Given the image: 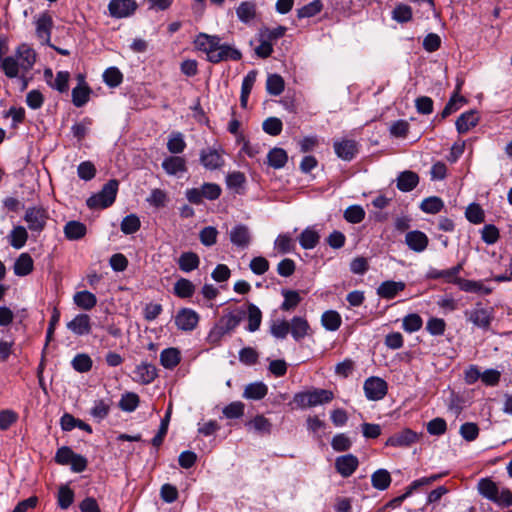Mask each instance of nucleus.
Segmentation results:
<instances>
[{
    "label": "nucleus",
    "instance_id": "nucleus-1",
    "mask_svg": "<svg viewBox=\"0 0 512 512\" xmlns=\"http://www.w3.org/2000/svg\"><path fill=\"white\" fill-rule=\"evenodd\" d=\"M119 183L117 180H109L102 189L89 197L86 201L90 209H105L110 207L116 199Z\"/></svg>",
    "mask_w": 512,
    "mask_h": 512
},
{
    "label": "nucleus",
    "instance_id": "nucleus-2",
    "mask_svg": "<svg viewBox=\"0 0 512 512\" xmlns=\"http://www.w3.org/2000/svg\"><path fill=\"white\" fill-rule=\"evenodd\" d=\"M464 316L475 327L488 331L494 320V309L492 307L485 308L481 302H477L472 309L464 312Z\"/></svg>",
    "mask_w": 512,
    "mask_h": 512
},
{
    "label": "nucleus",
    "instance_id": "nucleus-3",
    "mask_svg": "<svg viewBox=\"0 0 512 512\" xmlns=\"http://www.w3.org/2000/svg\"><path fill=\"white\" fill-rule=\"evenodd\" d=\"M334 394L326 389H313L311 391L297 393L294 402L301 408L314 407L329 403L333 400Z\"/></svg>",
    "mask_w": 512,
    "mask_h": 512
},
{
    "label": "nucleus",
    "instance_id": "nucleus-4",
    "mask_svg": "<svg viewBox=\"0 0 512 512\" xmlns=\"http://www.w3.org/2000/svg\"><path fill=\"white\" fill-rule=\"evenodd\" d=\"M49 218L47 210L42 206L28 207L25 211L24 220L32 233L40 234L46 227Z\"/></svg>",
    "mask_w": 512,
    "mask_h": 512
},
{
    "label": "nucleus",
    "instance_id": "nucleus-5",
    "mask_svg": "<svg viewBox=\"0 0 512 512\" xmlns=\"http://www.w3.org/2000/svg\"><path fill=\"white\" fill-rule=\"evenodd\" d=\"M363 389L367 399L378 401L386 396L388 385L382 378L372 376L365 380Z\"/></svg>",
    "mask_w": 512,
    "mask_h": 512
},
{
    "label": "nucleus",
    "instance_id": "nucleus-6",
    "mask_svg": "<svg viewBox=\"0 0 512 512\" xmlns=\"http://www.w3.org/2000/svg\"><path fill=\"white\" fill-rule=\"evenodd\" d=\"M199 315L191 308H181L175 315V325L181 331H193L199 322Z\"/></svg>",
    "mask_w": 512,
    "mask_h": 512
},
{
    "label": "nucleus",
    "instance_id": "nucleus-7",
    "mask_svg": "<svg viewBox=\"0 0 512 512\" xmlns=\"http://www.w3.org/2000/svg\"><path fill=\"white\" fill-rule=\"evenodd\" d=\"M224 151L219 148H206L200 152V163L208 170L220 169L224 165Z\"/></svg>",
    "mask_w": 512,
    "mask_h": 512
},
{
    "label": "nucleus",
    "instance_id": "nucleus-8",
    "mask_svg": "<svg viewBox=\"0 0 512 512\" xmlns=\"http://www.w3.org/2000/svg\"><path fill=\"white\" fill-rule=\"evenodd\" d=\"M197 49L206 53L207 58L213 63L212 55L217 54L221 46V39L218 36H210L200 33L195 39Z\"/></svg>",
    "mask_w": 512,
    "mask_h": 512
},
{
    "label": "nucleus",
    "instance_id": "nucleus-9",
    "mask_svg": "<svg viewBox=\"0 0 512 512\" xmlns=\"http://www.w3.org/2000/svg\"><path fill=\"white\" fill-rule=\"evenodd\" d=\"M136 8L134 0H111L108 4L109 13L114 18L128 17L134 13Z\"/></svg>",
    "mask_w": 512,
    "mask_h": 512
},
{
    "label": "nucleus",
    "instance_id": "nucleus-10",
    "mask_svg": "<svg viewBox=\"0 0 512 512\" xmlns=\"http://www.w3.org/2000/svg\"><path fill=\"white\" fill-rule=\"evenodd\" d=\"M463 269V265L459 263L458 265L445 269V270H438L435 268H432L427 273V278L429 279H443L446 283H452V284H458L459 281V274Z\"/></svg>",
    "mask_w": 512,
    "mask_h": 512
},
{
    "label": "nucleus",
    "instance_id": "nucleus-11",
    "mask_svg": "<svg viewBox=\"0 0 512 512\" xmlns=\"http://www.w3.org/2000/svg\"><path fill=\"white\" fill-rule=\"evenodd\" d=\"M333 147L336 155L344 161L352 160L358 153L357 142L350 139L335 141Z\"/></svg>",
    "mask_w": 512,
    "mask_h": 512
},
{
    "label": "nucleus",
    "instance_id": "nucleus-12",
    "mask_svg": "<svg viewBox=\"0 0 512 512\" xmlns=\"http://www.w3.org/2000/svg\"><path fill=\"white\" fill-rule=\"evenodd\" d=\"M358 465V458L353 454L339 456L335 461V468L337 472L345 478L351 476L357 469Z\"/></svg>",
    "mask_w": 512,
    "mask_h": 512
},
{
    "label": "nucleus",
    "instance_id": "nucleus-13",
    "mask_svg": "<svg viewBox=\"0 0 512 512\" xmlns=\"http://www.w3.org/2000/svg\"><path fill=\"white\" fill-rule=\"evenodd\" d=\"M52 17L48 13L41 14L36 21V35L43 44L50 45Z\"/></svg>",
    "mask_w": 512,
    "mask_h": 512
},
{
    "label": "nucleus",
    "instance_id": "nucleus-14",
    "mask_svg": "<svg viewBox=\"0 0 512 512\" xmlns=\"http://www.w3.org/2000/svg\"><path fill=\"white\" fill-rule=\"evenodd\" d=\"M230 241L239 248H246L251 242V232L248 226L237 224L229 233Z\"/></svg>",
    "mask_w": 512,
    "mask_h": 512
},
{
    "label": "nucleus",
    "instance_id": "nucleus-15",
    "mask_svg": "<svg viewBox=\"0 0 512 512\" xmlns=\"http://www.w3.org/2000/svg\"><path fill=\"white\" fill-rule=\"evenodd\" d=\"M244 312L240 311L238 313H229L224 315L219 320V324L215 327V332L213 334L225 335L233 331L241 322Z\"/></svg>",
    "mask_w": 512,
    "mask_h": 512
},
{
    "label": "nucleus",
    "instance_id": "nucleus-16",
    "mask_svg": "<svg viewBox=\"0 0 512 512\" xmlns=\"http://www.w3.org/2000/svg\"><path fill=\"white\" fill-rule=\"evenodd\" d=\"M406 288L403 281H384L377 288V295L383 299L391 300Z\"/></svg>",
    "mask_w": 512,
    "mask_h": 512
},
{
    "label": "nucleus",
    "instance_id": "nucleus-17",
    "mask_svg": "<svg viewBox=\"0 0 512 512\" xmlns=\"http://www.w3.org/2000/svg\"><path fill=\"white\" fill-rule=\"evenodd\" d=\"M405 243L415 252H423L429 243L427 235L419 230L410 231L405 236Z\"/></svg>",
    "mask_w": 512,
    "mask_h": 512
},
{
    "label": "nucleus",
    "instance_id": "nucleus-18",
    "mask_svg": "<svg viewBox=\"0 0 512 512\" xmlns=\"http://www.w3.org/2000/svg\"><path fill=\"white\" fill-rule=\"evenodd\" d=\"M78 79L79 84L72 90V102L74 106L82 107L89 101L92 90L84 81V77L82 75H79Z\"/></svg>",
    "mask_w": 512,
    "mask_h": 512
},
{
    "label": "nucleus",
    "instance_id": "nucleus-19",
    "mask_svg": "<svg viewBox=\"0 0 512 512\" xmlns=\"http://www.w3.org/2000/svg\"><path fill=\"white\" fill-rule=\"evenodd\" d=\"M416 441L417 434L410 429H405L389 437L386 441V445L391 447H407Z\"/></svg>",
    "mask_w": 512,
    "mask_h": 512
},
{
    "label": "nucleus",
    "instance_id": "nucleus-20",
    "mask_svg": "<svg viewBox=\"0 0 512 512\" xmlns=\"http://www.w3.org/2000/svg\"><path fill=\"white\" fill-rule=\"evenodd\" d=\"M16 55L19 58V65L24 72H28L36 62V53L26 44L17 48Z\"/></svg>",
    "mask_w": 512,
    "mask_h": 512
},
{
    "label": "nucleus",
    "instance_id": "nucleus-21",
    "mask_svg": "<svg viewBox=\"0 0 512 512\" xmlns=\"http://www.w3.org/2000/svg\"><path fill=\"white\" fill-rule=\"evenodd\" d=\"M310 325L308 321L299 316H295L290 321V333L295 341H300L309 335Z\"/></svg>",
    "mask_w": 512,
    "mask_h": 512
},
{
    "label": "nucleus",
    "instance_id": "nucleus-22",
    "mask_svg": "<svg viewBox=\"0 0 512 512\" xmlns=\"http://www.w3.org/2000/svg\"><path fill=\"white\" fill-rule=\"evenodd\" d=\"M67 328L74 334L82 336L91 331L90 317L87 314H79L67 324Z\"/></svg>",
    "mask_w": 512,
    "mask_h": 512
},
{
    "label": "nucleus",
    "instance_id": "nucleus-23",
    "mask_svg": "<svg viewBox=\"0 0 512 512\" xmlns=\"http://www.w3.org/2000/svg\"><path fill=\"white\" fill-rule=\"evenodd\" d=\"M162 168L168 175H177L187 170L186 160L180 156H169L162 162Z\"/></svg>",
    "mask_w": 512,
    "mask_h": 512
},
{
    "label": "nucleus",
    "instance_id": "nucleus-24",
    "mask_svg": "<svg viewBox=\"0 0 512 512\" xmlns=\"http://www.w3.org/2000/svg\"><path fill=\"white\" fill-rule=\"evenodd\" d=\"M135 380L141 384H149L157 377V370L154 365L141 363L134 370Z\"/></svg>",
    "mask_w": 512,
    "mask_h": 512
},
{
    "label": "nucleus",
    "instance_id": "nucleus-25",
    "mask_svg": "<svg viewBox=\"0 0 512 512\" xmlns=\"http://www.w3.org/2000/svg\"><path fill=\"white\" fill-rule=\"evenodd\" d=\"M419 183L418 175L413 171H404L397 177V188L402 192L412 191Z\"/></svg>",
    "mask_w": 512,
    "mask_h": 512
},
{
    "label": "nucleus",
    "instance_id": "nucleus-26",
    "mask_svg": "<svg viewBox=\"0 0 512 512\" xmlns=\"http://www.w3.org/2000/svg\"><path fill=\"white\" fill-rule=\"evenodd\" d=\"M268 393V387L263 382H253L245 386L243 397L249 400H261Z\"/></svg>",
    "mask_w": 512,
    "mask_h": 512
},
{
    "label": "nucleus",
    "instance_id": "nucleus-27",
    "mask_svg": "<svg viewBox=\"0 0 512 512\" xmlns=\"http://www.w3.org/2000/svg\"><path fill=\"white\" fill-rule=\"evenodd\" d=\"M479 493L488 500L498 501L499 488L497 484L489 478L480 479L478 482Z\"/></svg>",
    "mask_w": 512,
    "mask_h": 512
},
{
    "label": "nucleus",
    "instance_id": "nucleus-28",
    "mask_svg": "<svg viewBox=\"0 0 512 512\" xmlns=\"http://www.w3.org/2000/svg\"><path fill=\"white\" fill-rule=\"evenodd\" d=\"M458 287L464 292L488 295L492 289L483 285L481 281L459 278Z\"/></svg>",
    "mask_w": 512,
    "mask_h": 512
},
{
    "label": "nucleus",
    "instance_id": "nucleus-29",
    "mask_svg": "<svg viewBox=\"0 0 512 512\" xmlns=\"http://www.w3.org/2000/svg\"><path fill=\"white\" fill-rule=\"evenodd\" d=\"M479 117L475 111H469L461 114L456 120V128L460 134L466 133L477 125Z\"/></svg>",
    "mask_w": 512,
    "mask_h": 512
},
{
    "label": "nucleus",
    "instance_id": "nucleus-30",
    "mask_svg": "<svg viewBox=\"0 0 512 512\" xmlns=\"http://www.w3.org/2000/svg\"><path fill=\"white\" fill-rule=\"evenodd\" d=\"M181 360L180 351L177 348L170 347L160 353V363L166 369L175 368Z\"/></svg>",
    "mask_w": 512,
    "mask_h": 512
},
{
    "label": "nucleus",
    "instance_id": "nucleus-31",
    "mask_svg": "<svg viewBox=\"0 0 512 512\" xmlns=\"http://www.w3.org/2000/svg\"><path fill=\"white\" fill-rule=\"evenodd\" d=\"M28 240V232L24 226H14L8 236L10 245L15 249H21Z\"/></svg>",
    "mask_w": 512,
    "mask_h": 512
},
{
    "label": "nucleus",
    "instance_id": "nucleus-32",
    "mask_svg": "<svg viewBox=\"0 0 512 512\" xmlns=\"http://www.w3.org/2000/svg\"><path fill=\"white\" fill-rule=\"evenodd\" d=\"M200 264L199 256L194 252H183L178 259V266L183 272H191L198 268Z\"/></svg>",
    "mask_w": 512,
    "mask_h": 512
},
{
    "label": "nucleus",
    "instance_id": "nucleus-33",
    "mask_svg": "<svg viewBox=\"0 0 512 512\" xmlns=\"http://www.w3.org/2000/svg\"><path fill=\"white\" fill-rule=\"evenodd\" d=\"M86 226L79 221H69L64 226V234L68 240H79L86 235Z\"/></svg>",
    "mask_w": 512,
    "mask_h": 512
},
{
    "label": "nucleus",
    "instance_id": "nucleus-34",
    "mask_svg": "<svg viewBox=\"0 0 512 512\" xmlns=\"http://www.w3.org/2000/svg\"><path fill=\"white\" fill-rule=\"evenodd\" d=\"M241 57V52L228 44H221L217 54L212 55L213 63H218L229 59L240 60Z\"/></svg>",
    "mask_w": 512,
    "mask_h": 512
},
{
    "label": "nucleus",
    "instance_id": "nucleus-35",
    "mask_svg": "<svg viewBox=\"0 0 512 512\" xmlns=\"http://www.w3.org/2000/svg\"><path fill=\"white\" fill-rule=\"evenodd\" d=\"M288 160L286 151L282 148L275 147L269 151L267 155V163L274 169H281L285 166Z\"/></svg>",
    "mask_w": 512,
    "mask_h": 512
},
{
    "label": "nucleus",
    "instance_id": "nucleus-36",
    "mask_svg": "<svg viewBox=\"0 0 512 512\" xmlns=\"http://www.w3.org/2000/svg\"><path fill=\"white\" fill-rule=\"evenodd\" d=\"M247 319H248L247 330L249 332H255L260 328L261 321H262V312L253 303H249L247 306Z\"/></svg>",
    "mask_w": 512,
    "mask_h": 512
},
{
    "label": "nucleus",
    "instance_id": "nucleus-37",
    "mask_svg": "<svg viewBox=\"0 0 512 512\" xmlns=\"http://www.w3.org/2000/svg\"><path fill=\"white\" fill-rule=\"evenodd\" d=\"M391 481V475L386 469H378L371 475V484L377 490H386Z\"/></svg>",
    "mask_w": 512,
    "mask_h": 512
},
{
    "label": "nucleus",
    "instance_id": "nucleus-38",
    "mask_svg": "<svg viewBox=\"0 0 512 512\" xmlns=\"http://www.w3.org/2000/svg\"><path fill=\"white\" fill-rule=\"evenodd\" d=\"M33 270V259L28 253H22L14 264V273L18 276H26Z\"/></svg>",
    "mask_w": 512,
    "mask_h": 512
},
{
    "label": "nucleus",
    "instance_id": "nucleus-39",
    "mask_svg": "<svg viewBox=\"0 0 512 512\" xmlns=\"http://www.w3.org/2000/svg\"><path fill=\"white\" fill-rule=\"evenodd\" d=\"M73 300L78 307L84 310H91L97 303L96 296L86 290L77 292L74 295Z\"/></svg>",
    "mask_w": 512,
    "mask_h": 512
},
{
    "label": "nucleus",
    "instance_id": "nucleus-40",
    "mask_svg": "<svg viewBox=\"0 0 512 512\" xmlns=\"http://www.w3.org/2000/svg\"><path fill=\"white\" fill-rule=\"evenodd\" d=\"M239 20L243 23H249L256 16V5L253 2L244 1L236 9Z\"/></svg>",
    "mask_w": 512,
    "mask_h": 512
},
{
    "label": "nucleus",
    "instance_id": "nucleus-41",
    "mask_svg": "<svg viewBox=\"0 0 512 512\" xmlns=\"http://www.w3.org/2000/svg\"><path fill=\"white\" fill-rule=\"evenodd\" d=\"M319 234L311 227L302 231L299 236V243L303 249H313L319 242Z\"/></svg>",
    "mask_w": 512,
    "mask_h": 512
},
{
    "label": "nucleus",
    "instance_id": "nucleus-42",
    "mask_svg": "<svg viewBox=\"0 0 512 512\" xmlns=\"http://www.w3.org/2000/svg\"><path fill=\"white\" fill-rule=\"evenodd\" d=\"M0 68L8 78H15L18 76L19 69L21 68L18 60L12 56L0 58Z\"/></svg>",
    "mask_w": 512,
    "mask_h": 512
},
{
    "label": "nucleus",
    "instance_id": "nucleus-43",
    "mask_svg": "<svg viewBox=\"0 0 512 512\" xmlns=\"http://www.w3.org/2000/svg\"><path fill=\"white\" fill-rule=\"evenodd\" d=\"M322 325L329 331H336L341 325V316L337 311L328 310L322 314Z\"/></svg>",
    "mask_w": 512,
    "mask_h": 512
},
{
    "label": "nucleus",
    "instance_id": "nucleus-44",
    "mask_svg": "<svg viewBox=\"0 0 512 512\" xmlns=\"http://www.w3.org/2000/svg\"><path fill=\"white\" fill-rule=\"evenodd\" d=\"M186 148V142L182 133L180 132H172L169 135L167 142V149L172 154H179L184 151Z\"/></svg>",
    "mask_w": 512,
    "mask_h": 512
},
{
    "label": "nucleus",
    "instance_id": "nucleus-45",
    "mask_svg": "<svg viewBox=\"0 0 512 512\" xmlns=\"http://www.w3.org/2000/svg\"><path fill=\"white\" fill-rule=\"evenodd\" d=\"M246 426L259 434H269L272 428L269 419L265 418L263 415H257L249 421Z\"/></svg>",
    "mask_w": 512,
    "mask_h": 512
},
{
    "label": "nucleus",
    "instance_id": "nucleus-46",
    "mask_svg": "<svg viewBox=\"0 0 512 512\" xmlns=\"http://www.w3.org/2000/svg\"><path fill=\"white\" fill-rule=\"evenodd\" d=\"M284 80L278 74H271L266 81V90L270 95L278 96L284 91Z\"/></svg>",
    "mask_w": 512,
    "mask_h": 512
},
{
    "label": "nucleus",
    "instance_id": "nucleus-47",
    "mask_svg": "<svg viewBox=\"0 0 512 512\" xmlns=\"http://www.w3.org/2000/svg\"><path fill=\"white\" fill-rule=\"evenodd\" d=\"M194 291L195 286L188 279L181 278L174 284V293L180 298H189L194 294Z\"/></svg>",
    "mask_w": 512,
    "mask_h": 512
},
{
    "label": "nucleus",
    "instance_id": "nucleus-48",
    "mask_svg": "<svg viewBox=\"0 0 512 512\" xmlns=\"http://www.w3.org/2000/svg\"><path fill=\"white\" fill-rule=\"evenodd\" d=\"M282 295L284 297V301L281 304V309L283 311L293 310L302 300L300 294L294 290H283Z\"/></svg>",
    "mask_w": 512,
    "mask_h": 512
},
{
    "label": "nucleus",
    "instance_id": "nucleus-49",
    "mask_svg": "<svg viewBox=\"0 0 512 512\" xmlns=\"http://www.w3.org/2000/svg\"><path fill=\"white\" fill-rule=\"evenodd\" d=\"M443 207V201L436 196L425 198L420 204V209L428 214H436L440 212Z\"/></svg>",
    "mask_w": 512,
    "mask_h": 512
},
{
    "label": "nucleus",
    "instance_id": "nucleus-50",
    "mask_svg": "<svg viewBox=\"0 0 512 512\" xmlns=\"http://www.w3.org/2000/svg\"><path fill=\"white\" fill-rule=\"evenodd\" d=\"M423 320L417 313H410L403 318L402 327L408 333H413L421 329Z\"/></svg>",
    "mask_w": 512,
    "mask_h": 512
},
{
    "label": "nucleus",
    "instance_id": "nucleus-51",
    "mask_svg": "<svg viewBox=\"0 0 512 512\" xmlns=\"http://www.w3.org/2000/svg\"><path fill=\"white\" fill-rule=\"evenodd\" d=\"M70 73L68 71H59L53 82L49 86L60 93H66L69 90Z\"/></svg>",
    "mask_w": 512,
    "mask_h": 512
},
{
    "label": "nucleus",
    "instance_id": "nucleus-52",
    "mask_svg": "<svg viewBox=\"0 0 512 512\" xmlns=\"http://www.w3.org/2000/svg\"><path fill=\"white\" fill-rule=\"evenodd\" d=\"M170 417H171V406L168 407L164 418L161 420L159 430H158L157 434L152 439L153 446L159 447L163 443L164 438L168 431Z\"/></svg>",
    "mask_w": 512,
    "mask_h": 512
},
{
    "label": "nucleus",
    "instance_id": "nucleus-53",
    "mask_svg": "<svg viewBox=\"0 0 512 512\" xmlns=\"http://www.w3.org/2000/svg\"><path fill=\"white\" fill-rule=\"evenodd\" d=\"M74 501V492L67 485H62L59 488L57 495L58 506L65 510L68 509Z\"/></svg>",
    "mask_w": 512,
    "mask_h": 512
},
{
    "label": "nucleus",
    "instance_id": "nucleus-54",
    "mask_svg": "<svg viewBox=\"0 0 512 512\" xmlns=\"http://www.w3.org/2000/svg\"><path fill=\"white\" fill-rule=\"evenodd\" d=\"M323 4L321 0H313L297 10L298 18H310L321 12Z\"/></svg>",
    "mask_w": 512,
    "mask_h": 512
},
{
    "label": "nucleus",
    "instance_id": "nucleus-55",
    "mask_svg": "<svg viewBox=\"0 0 512 512\" xmlns=\"http://www.w3.org/2000/svg\"><path fill=\"white\" fill-rule=\"evenodd\" d=\"M71 365L73 369L80 373H85L91 370L92 368V359L89 355L81 353L77 354L72 362Z\"/></svg>",
    "mask_w": 512,
    "mask_h": 512
},
{
    "label": "nucleus",
    "instance_id": "nucleus-56",
    "mask_svg": "<svg viewBox=\"0 0 512 512\" xmlns=\"http://www.w3.org/2000/svg\"><path fill=\"white\" fill-rule=\"evenodd\" d=\"M275 249L280 253L286 254L295 249V241L289 234H280L275 240Z\"/></svg>",
    "mask_w": 512,
    "mask_h": 512
},
{
    "label": "nucleus",
    "instance_id": "nucleus-57",
    "mask_svg": "<svg viewBox=\"0 0 512 512\" xmlns=\"http://www.w3.org/2000/svg\"><path fill=\"white\" fill-rule=\"evenodd\" d=\"M141 222L137 215L130 214L123 218L121 222V231L124 234H133L140 229Z\"/></svg>",
    "mask_w": 512,
    "mask_h": 512
},
{
    "label": "nucleus",
    "instance_id": "nucleus-58",
    "mask_svg": "<svg viewBox=\"0 0 512 512\" xmlns=\"http://www.w3.org/2000/svg\"><path fill=\"white\" fill-rule=\"evenodd\" d=\"M139 396L133 392H127L122 395L119 401V407L126 412L134 411L139 405Z\"/></svg>",
    "mask_w": 512,
    "mask_h": 512
},
{
    "label": "nucleus",
    "instance_id": "nucleus-59",
    "mask_svg": "<svg viewBox=\"0 0 512 512\" xmlns=\"http://www.w3.org/2000/svg\"><path fill=\"white\" fill-rule=\"evenodd\" d=\"M466 100L464 97L460 96L458 92L454 93V95L449 99L448 103L445 105L444 109L441 112V118L445 119L452 113L456 112Z\"/></svg>",
    "mask_w": 512,
    "mask_h": 512
},
{
    "label": "nucleus",
    "instance_id": "nucleus-60",
    "mask_svg": "<svg viewBox=\"0 0 512 512\" xmlns=\"http://www.w3.org/2000/svg\"><path fill=\"white\" fill-rule=\"evenodd\" d=\"M290 332V322L286 320L273 321L270 326V333L277 339H284Z\"/></svg>",
    "mask_w": 512,
    "mask_h": 512
},
{
    "label": "nucleus",
    "instance_id": "nucleus-61",
    "mask_svg": "<svg viewBox=\"0 0 512 512\" xmlns=\"http://www.w3.org/2000/svg\"><path fill=\"white\" fill-rule=\"evenodd\" d=\"M104 82L110 87H117L123 80V75L116 67H109L103 73Z\"/></svg>",
    "mask_w": 512,
    "mask_h": 512
},
{
    "label": "nucleus",
    "instance_id": "nucleus-62",
    "mask_svg": "<svg viewBox=\"0 0 512 512\" xmlns=\"http://www.w3.org/2000/svg\"><path fill=\"white\" fill-rule=\"evenodd\" d=\"M426 330L432 336H441L446 330V322L442 318L432 317L426 323Z\"/></svg>",
    "mask_w": 512,
    "mask_h": 512
},
{
    "label": "nucleus",
    "instance_id": "nucleus-63",
    "mask_svg": "<svg viewBox=\"0 0 512 512\" xmlns=\"http://www.w3.org/2000/svg\"><path fill=\"white\" fill-rule=\"evenodd\" d=\"M392 18L399 23L410 21L412 19L411 7L405 4L397 5L392 12Z\"/></svg>",
    "mask_w": 512,
    "mask_h": 512
},
{
    "label": "nucleus",
    "instance_id": "nucleus-64",
    "mask_svg": "<svg viewBox=\"0 0 512 512\" xmlns=\"http://www.w3.org/2000/svg\"><path fill=\"white\" fill-rule=\"evenodd\" d=\"M146 201L153 207H164L168 202V197L165 191L155 188L151 191Z\"/></svg>",
    "mask_w": 512,
    "mask_h": 512
}]
</instances>
